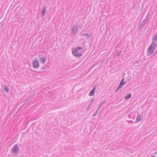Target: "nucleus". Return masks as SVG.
I'll list each match as a JSON object with an SVG mask.
<instances>
[{"mask_svg": "<svg viewBox=\"0 0 157 157\" xmlns=\"http://www.w3.org/2000/svg\"><path fill=\"white\" fill-rule=\"evenodd\" d=\"M46 10V7H43L41 11L42 17H43L45 15Z\"/></svg>", "mask_w": 157, "mask_h": 157, "instance_id": "0eeeda50", "label": "nucleus"}, {"mask_svg": "<svg viewBox=\"0 0 157 157\" xmlns=\"http://www.w3.org/2000/svg\"><path fill=\"white\" fill-rule=\"evenodd\" d=\"M76 49H78V50H82L83 49V48L82 47H77L76 48Z\"/></svg>", "mask_w": 157, "mask_h": 157, "instance_id": "4468645a", "label": "nucleus"}, {"mask_svg": "<svg viewBox=\"0 0 157 157\" xmlns=\"http://www.w3.org/2000/svg\"><path fill=\"white\" fill-rule=\"evenodd\" d=\"M124 79L122 80L121 82H120V85L117 88V90L121 88L122 86L125 84V83L124 82Z\"/></svg>", "mask_w": 157, "mask_h": 157, "instance_id": "9d476101", "label": "nucleus"}, {"mask_svg": "<svg viewBox=\"0 0 157 157\" xmlns=\"http://www.w3.org/2000/svg\"><path fill=\"white\" fill-rule=\"evenodd\" d=\"M32 65L33 67L35 69L38 68L39 67V64L38 61L36 59L33 60L32 63Z\"/></svg>", "mask_w": 157, "mask_h": 157, "instance_id": "20e7f679", "label": "nucleus"}, {"mask_svg": "<svg viewBox=\"0 0 157 157\" xmlns=\"http://www.w3.org/2000/svg\"><path fill=\"white\" fill-rule=\"evenodd\" d=\"M82 35H84V36H87V37H88V33H85V34H83Z\"/></svg>", "mask_w": 157, "mask_h": 157, "instance_id": "2eb2a0df", "label": "nucleus"}, {"mask_svg": "<svg viewBox=\"0 0 157 157\" xmlns=\"http://www.w3.org/2000/svg\"><path fill=\"white\" fill-rule=\"evenodd\" d=\"M3 90L6 93H8L9 91L8 87L5 85L3 86Z\"/></svg>", "mask_w": 157, "mask_h": 157, "instance_id": "6e6552de", "label": "nucleus"}, {"mask_svg": "<svg viewBox=\"0 0 157 157\" xmlns=\"http://www.w3.org/2000/svg\"><path fill=\"white\" fill-rule=\"evenodd\" d=\"M96 87H94L93 90H91V91L90 93V96H92L94 95V92L95 90Z\"/></svg>", "mask_w": 157, "mask_h": 157, "instance_id": "1a4fd4ad", "label": "nucleus"}, {"mask_svg": "<svg viewBox=\"0 0 157 157\" xmlns=\"http://www.w3.org/2000/svg\"><path fill=\"white\" fill-rule=\"evenodd\" d=\"M19 150L18 146L17 145H15L13 147L12 152L13 154L16 155L18 153Z\"/></svg>", "mask_w": 157, "mask_h": 157, "instance_id": "f03ea898", "label": "nucleus"}, {"mask_svg": "<svg viewBox=\"0 0 157 157\" xmlns=\"http://www.w3.org/2000/svg\"><path fill=\"white\" fill-rule=\"evenodd\" d=\"M153 41L154 42L157 41V34H155L154 36L153 39Z\"/></svg>", "mask_w": 157, "mask_h": 157, "instance_id": "f8f14e48", "label": "nucleus"}, {"mask_svg": "<svg viewBox=\"0 0 157 157\" xmlns=\"http://www.w3.org/2000/svg\"><path fill=\"white\" fill-rule=\"evenodd\" d=\"M87 110H88L89 109V108H88V106H87Z\"/></svg>", "mask_w": 157, "mask_h": 157, "instance_id": "f3484780", "label": "nucleus"}, {"mask_svg": "<svg viewBox=\"0 0 157 157\" xmlns=\"http://www.w3.org/2000/svg\"><path fill=\"white\" fill-rule=\"evenodd\" d=\"M47 60V58L45 56L41 57L40 58L39 61L42 63H44Z\"/></svg>", "mask_w": 157, "mask_h": 157, "instance_id": "423d86ee", "label": "nucleus"}, {"mask_svg": "<svg viewBox=\"0 0 157 157\" xmlns=\"http://www.w3.org/2000/svg\"><path fill=\"white\" fill-rule=\"evenodd\" d=\"M46 68V67L44 66L42 67V70L43 71V70H44Z\"/></svg>", "mask_w": 157, "mask_h": 157, "instance_id": "dca6fc26", "label": "nucleus"}, {"mask_svg": "<svg viewBox=\"0 0 157 157\" xmlns=\"http://www.w3.org/2000/svg\"><path fill=\"white\" fill-rule=\"evenodd\" d=\"M131 94H129L125 97L124 98L125 99H127L131 98Z\"/></svg>", "mask_w": 157, "mask_h": 157, "instance_id": "ddd939ff", "label": "nucleus"}, {"mask_svg": "<svg viewBox=\"0 0 157 157\" xmlns=\"http://www.w3.org/2000/svg\"><path fill=\"white\" fill-rule=\"evenodd\" d=\"M84 133L85 134L86 136H87L88 135V134L87 133L88 132V129L86 127L85 128L84 131Z\"/></svg>", "mask_w": 157, "mask_h": 157, "instance_id": "9b49d317", "label": "nucleus"}, {"mask_svg": "<svg viewBox=\"0 0 157 157\" xmlns=\"http://www.w3.org/2000/svg\"><path fill=\"white\" fill-rule=\"evenodd\" d=\"M71 31L73 33V34L74 35L76 34L77 33H78V28L76 26H74L73 28L71 29Z\"/></svg>", "mask_w": 157, "mask_h": 157, "instance_id": "39448f33", "label": "nucleus"}, {"mask_svg": "<svg viewBox=\"0 0 157 157\" xmlns=\"http://www.w3.org/2000/svg\"><path fill=\"white\" fill-rule=\"evenodd\" d=\"M155 47V44L154 43H152L150 45L148 49V52L149 54H151L153 53Z\"/></svg>", "mask_w": 157, "mask_h": 157, "instance_id": "7ed1b4c3", "label": "nucleus"}, {"mask_svg": "<svg viewBox=\"0 0 157 157\" xmlns=\"http://www.w3.org/2000/svg\"><path fill=\"white\" fill-rule=\"evenodd\" d=\"M72 52L73 55L76 57H80L82 55V54L79 53L78 51L76 48L72 49Z\"/></svg>", "mask_w": 157, "mask_h": 157, "instance_id": "f257e3e1", "label": "nucleus"}]
</instances>
